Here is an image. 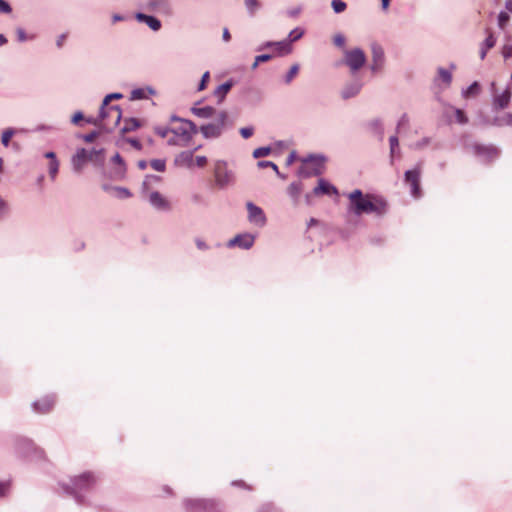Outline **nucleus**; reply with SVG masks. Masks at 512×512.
Here are the masks:
<instances>
[{
    "mask_svg": "<svg viewBox=\"0 0 512 512\" xmlns=\"http://www.w3.org/2000/svg\"><path fill=\"white\" fill-rule=\"evenodd\" d=\"M347 212L353 216L373 215L382 218L389 212L388 201L381 195L363 193L361 189H355L348 195Z\"/></svg>",
    "mask_w": 512,
    "mask_h": 512,
    "instance_id": "obj_1",
    "label": "nucleus"
},
{
    "mask_svg": "<svg viewBox=\"0 0 512 512\" xmlns=\"http://www.w3.org/2000/svg\"><path fill=\"white\" fill-rule=\"evenodd\" d=\"M159 180V176L147 175L141 185V194L145 199L148 200L149 204L155 210L160 212H170L172 209L170 201L166 197H164L160 192L150 191L149 189L150 183L152 181L158 182Z\"/></svg>",
    "mask_w": 512,
    "mask_h": 512,
    "instance_id": "obj_2",
    "label": "nucleus"
},
{
    "mask_svg": "<svg viewBox=\"0 0 512 512\" xmlns=\"http://www.w3.org/2000/svg\"><path fill=\"white\" fill-rule=\"evenodd\" d=\"M304 29L296 27L291 30L288 37L281 41H266L257 47V51L265 50L269 46H275V54L277 56H286L292 53V43L302 38L304 35Z\"/></svg>",
    "mask_w": 512,
    "mask_h": 512,
    "instance_id": "obj_3",
    "label": "nucleus"
},
{
    "mask_svg": "<svg viewBox=\"0 0 512 512\" xmlns=\"http://www.w3.org/2000/svg\"><path fill=\"white\" fill-rule=\"evenodd\" d=\"M186 512H222L223 506L214 499L185 498L182 501Z\"/></svg>",
    "mask_w": 512,
    "mask_h": 512,
    "instance_id": "obj_4",
    "label": "nucleus"
},
{
    "mask_svg": "<svg viewBox=\"0 0 512 512\" xmlns=\"http://www.w3.org/2000/svg\"><path fill=\"white\" fill-rule=\"evenodd\" d=\"M15 453L22 458H44L45 452L42 448L35 445V443L25 437H17L13 443Z\"/></svg>",
    "mask_w": 512,
    "mask_h": 512,
    "instance_id": "obj_5",
    "label": "nucleus"
},
{
    "mask_svg": "<svg viewBox=\"0 0 512 512\" xmlns=\"http://www.w3.org/2000/svg\"><path fill=\"white\" fill-rule=\"evenodd\" d=\"M228 120V114L226 111H220L217 113L215 122L202 125L198 131H200L204 138L214 139L221 136L224 127Z\"/></svg>",
    "mask_w": 512,
    "mask_h": 512,
    "instance_id": "obj_6",
    "label": "nucleus"
},
{
    "mask_svg": "<svg viewBox=\"0 0 512 512\" xmlns=\"http://www.w3.org/2000/svg\"><path fill=\"white\" fill-rule=\"evenodd\" d=\"M367 58L361 48H353L344 51L343 64H345L351 74L358 72L366 63Z\"/></svg>",
    "mask_w": 512,
    "mask_h": 512,
    "instance_id": "obj_7",
    "label": "nucleus"
},
{
    "mask_svg": "<svg viewBox=\"0 0 512 512\" xmlns=\"http://www.w3.org/2000/svg\"><path fill=\"white\" fill-rule=\"evenodd\" d=\"M123 97H124L123 94L120 92H114V93L107 94L104 97L102 104L100 106V118H106V116L108 114H115L114 125H118L122 119L121 108L119 105H110L109 106V103L112 100H120Z\"/></svg>",
    "mask_w": 512,
    "mask_h": 512,
    "instance_id": "obj_8",
    "label": "nucleus"
},
{
    "mask_svg": "<svg viewBox=\"0 0 512 512\" xmlns=\"http://www.w3.org/2000/svg\"><path fill=\"white\" fill-rule=\"evenodd\" d=\"M214 176L216 185L220 189H224L234 182V174L227 168L225 161H217L214 168Z\"/></svg>",
    "mask_w": 512,
    "mask_h": 512,
    "instance_id": "obj_9",
    "label": "nucleus"
},
{
    "mask_svg": "<svg viewBox=\"0 0 512 512\" xmlns=\"http://www.w3.org/2000/svg\"><path fill=\"white\" fill-rule=\"evenodd\" d=\"M421 164H417L413 169L407 170L404 174V181L410 186V193L414 198L421 196L420 188Z\"/></svg>",
    "mask_w": 512,
    "mask_h": 512,
    "instance_id": "obj_10",
    "label": "nucleus"
},
{
    "mask_svg": "<svg viewBox=\"0 0 512 512\" xmlns=\"http://www.w3.org/2000/svg\"><path fill=\"white\" fill-rule=\"evenodd\" d=\"M491 92H492V110L498 111L503 110L508 107L511 101V88L507 86L504 91L501 93H497L495 89V83H491Z\"/></svg>",
    "mask_w": 512,
    "mask_h": 512,
    "instance_id": "obj_11",
    "label": "nucleus"
},
{
    "mask_svg": "<svg viewBox=\"0 0 512 512\" xmlns=\"http://www.w3.org/2000/svg\"><path fill=\"white\" fill-rule=\"evenodd\" d=\"M248 221L256 227L262 228L267 224V217L263 209L253 202H247Z\"/></svg>",
    "mask_w": 512,
    "mask_h": 512,
    "instance_id": "obj_12",
    "label": "nucleus"
},
{
    "mask_svg": "<svg viewBox=\"0 0 512 512\" xmlns=\"http://www.w3.org/2000/svg\"><path fill=\"white\" fill-rule=\"evenodd\" d=\"M98 477L93 472H84L72 479L74 488L78 491H87L94 487L97 483Z\"/></svg>",
    "mask_w": 512,
    "mask_h": 512,
    "instance_id": "obj_13",
    "label": "nucleus"
},
{
    "mask_svg": "<svg viewBox=\"0 0 512 512\" xmlns=\"http://www.w3.org/2000/svg\"><path fill=\"white\" fill-rule=\"evenodd\" d=\"M371 58H372V61H371V65H370V70L373 73L380 72L383 69L384 64H385V53H384V49L382 48V46L380 44L373 43L371 45Z\"/></svg>",
    "mask_w": 512,
    "mask_h": 512,
    "instance_id": "obj_14",
    "label": "nucleus"
},
{
    "mask_svg": "<svg viewBox=\"0 0 512 512\" xmlns=\"http://www.w3.org/2000/svg\"><path fill=\"white\" fill-rule=\"evenodd\" d=\"M143 9L149 12L170 15L172 8L169 0H147L143 4Z\"/></svg>",
    "mask_w": 512,
    "mask_h": 512,
    "instance_id": "obj_15",
    "label": "nucleus"
},
{
    "mask_svg": "<svg viewBox=\"0 0 512 512\" xmlns=\"http://www.w3.org/2000/svg\"><path fill=\"white\" fill-rule=\"evenodd\" d=\"M473 151L476 156L487 162L492 161L499 156V150L492 145L475 144L473 146Z\"/></svg>",
    "mask_w": 512,
    "mask_h": 512,
    "instance_id": "obj_16",
    "label": "nucleus"
},
{
    "mask_svg": "<svg viewBox=\"0 0 512 512\" xmlns=\"http://www.w3.org/2000/svg\"><path fill=\"white\" fill-rule=\"evenodd\" d=\"M177 136H181L186 142L190 141L193 135L198 133V128L191 120H183V123L178 128L171 130Z\"/></svg>",
    "mask_w": 512,
    "mask_h": 512,
    "instance_id": "obj_17",
    "label": "nucleus"
},
{
    "mask_svg": "<svg viewBox=\"0 0 512 512\" xmlns=\"http://www.w3.org/2000/svg\"><path fill=\"white\" fill-rule=\"evenodd\" d=\"M304 164H312L314 176H320L324 172L326 157L323 154H309L302 159Z\"/></svg>",
    "mask_w": 512,
    "mask_h": 512,
    "instance_id": "obj_18",
    "label": "nucleus"
},
{
    "mask_svg": "<svg viewBox=\"0 0 512 512\" xmlns=\"http://www.w3.org/2000/svg\"><path fill=\"white\" fill-rule=\"evenodd\" d=\"M362 87L363 82L361 80L355 79L350 82H347L341 89V98L343 100H348L357 96L361 92Z\"/></svg>",
    "mask_w": 512,
    "mask_h": 512,
    "instance_id": "obj_19",
    "label": "nucleus"
},
{
    "mask_svg": "<svg viewBox=\"0 0 512 512\" xmlns=\"http://www.w3.org/2000/svg\"><path fill=\"white\" fill-rule=\"evenodd\" d=\"M254 242L255 236H253L252 234H238L234 238L229 240L227 246L230 248L238 246L242 249L248 250L254 245Z\"/></svg>",
    "mask_w": 512,
    "mask_h": 512,
    "instance_id": "obj_20",
    "label": "nucleus"
},
{
    "mask_svg": "<svg viewBox=\"0 0 512 512\" xmlns=\"http://www.w3.org/2000/svg\"><path fill=\"white\" fill-rule=\"evenodd\" d=\"M54 404H55V396L47 395L39 400L34 401L32 403V408L37 413L45 414L52 410Z\"/></svg>",
    "mask_w": 512,
    "mask_h": 512,
    "instance_id": "obj_21",
    "label": "nucleus"
},
{
    "mask_svg": "<svg viewBox=\"0 0 512 512\" xmlns=\"http://www.w3.org/2000/svg\"><path fill=\"white\" fill-rule=\"evenodd\" d=\"M201 146H198L196 147L194 150H186V151H182L181 153H179L176 157H175V165L179 166V167H186V168H191L193 167V164H194V159H193V155H194V151L200 149Z\"/></svg>",
    "mask_w": 512,
    "mask_h": 512,
    "instance_id": "obj_22",
    "label": "nucleus"
},
{
    "mask_svg": "<svg viewBox=\"0 0 512 512\" xmlns=\"http://www.w3.org/2000/svg\"><path fill=\"white\" fill-rule=\"evenodd\" d=\"M88 161V150L85 148L77 149L76 153L72 156L71 159L73 170L75 172H80Z\"/></svg>",
    "mask_w": 512,
    "mask_h": 512,
    "instance_id": "obj_23",
    "label": "nucleus"
},
{
    "mask_svg": "<svg viewBox=\"0 0 512 512\" xmlns=\"http://www.w3.org/2000/svg\"><path fill=\"white\" fill-rule=\"evenodd\" d=\"M135 19L138 22L145 23L152 31L155 32L159 31L162 27V23L158 18L152 15H147L142 12H137L135 14Z\"/></svg>",
    "mask_w": 512,
    "mask_h": 512,
    "instance_id": "obj_24",
    "label": "nucleus"
},
{
    "mask_svg": "<svg viewBox=\"0 0 512 512\" xmlns=\"http://www.w3.org/2000/svg\"><path fill=\"white\" fill-rule=\"evenodd\" d=\"M314 195H337V188L329 183L327 180L321 178L318 180V185L314 187L313 192Z\"/></svg>",
    "mask_w": 512,
    "mask_h": 512,
    "instance_id": "obj_25",
    "label": "nucleus"
},
{
    "mask_svg": "<svg viewBox=\"0 0 512 512\" xmlns=\"http://www.w3.org/2000/svg\"><path fill=\"white\" fill-rule=\"evenodd\" d=\"M450 69H446L443 67H439L437 69V77L435 78L434 82L435 84L438 83V81H441L444 84V87L447 88L452 83V71L456 69V65L454 63H450Z\"/></svg>",
    "mask_w": 512,
    "mask_h": 512,
    "instance_id": "obj_26",
    "label": "nucleus"
},
{
    "mask_svg": "<svg viewBox=\"0 0 512 512\" xmlns=\"http://www.w3.org/2000/svg\"><path fill=\"white\" fill-rule=\"evenodd\" d=\"M156 91L152 87H146V88H136L133 89L130 93V100H143L148 99L149 96L155 95Z\"/></svg>",
    "mask_w": 512,
    "mask_h": 512,
    "instance_id": "obj_27",
    "label": "nucleus"
},
{
    "mask_svg": "<svg viewBox=\"0 0 512 512\" xmlns=\"http://www.w3.org/2000/svg\"><path fill=\"white\" fill-rule=\"evenodd\" d=\"M191 112L199 118L208 119L216 113V110L211 106L192 107Z\"/></svg>",
    "mask_w": 512,
    "mask_h": 512,
    "instance_id": "obj_28",
    "label": "nucleus"
},
{
    "mask_svg": "<svg viewBox=\"0 0 512 512\" xmlns=\"http://www.w3.org/2000/svg\"><path fill=\"white\" fill-rule=\"evenodd\" d=\"M491 124L497 127L510 126L512 127V114L504 113L499 116H495L491 120Z\"/></svg>",
    "mask_w": 512,
    "mask_h": 512,
    "instance_id": "obj_29",
    "label": "nucleus"
},
{
    "mask_svg": "<svg viewBox=\"0 0 512 512\" xmlns=\"http://www.w3.org/2000/svg\"><path fill=\"white\" fill-rule=\"evenodd\" d=\"M232 87H233V81L228 80V81L222 83L221 85H219L215 89L214 95L219 98V103L224 100L227 93L231 90Z\"/></svg>",
    "mask_w": 512,
    "mask_h": 512,
    "instance_id": "obj_30",
    "label": "nucleus"
},
{
    "mask_svg": "<svg viewBox=\"0 0 512 512\" xmlns=\"http://www.w3.org/2000/svg\"><path fill=\"white\" fill-rule=\"evenodd\" d=\"M496 44V38L492 33H489L488 36L481 44L480 48V58L484 59L486 57L487 51L493 48Z\"/></svg>",
    "mask_w": 512,
    "mask_h": 512,
    "instance_id": "obj_31",
    "label": "nucleus"
},
{
    "mask_svg": "<svg viewBox=\"0 0 512 512\" xmlns=\"http://www.w3.org/2000/svg\"><path fill=\"white\" fill-rule=\"evenodd\" d=\"M23 129H15V128H7L2 131L1 134V144L7 148L10 145L11 138L16 135L18 132H23Z\"/></svg>",
    "mask_w": 512,
    "mask_h": 512,
    "instance_id": "obj_32",
    "label": "nucleus"
},
{
    "mask_svg": "<svg viewBox=\"0 0 512 512\" xmlns=\"http://www.w3.org/2000/svg\"><path fill=\"white\" fill-rule=\"evenodd\" d=\"M368 127L372 133H374L380 141L383 140L384 129L379 119H374L368 123Z\"/></svg>",
    "mask_w": 512,
    "mask_h": 512,
    "instance_id": "obj_33",
    "label": "nucleus"
},
{
    "mask_svg": "<svg viewBox=\"0 0 512 512\" xmlns=\"http://www.w3.org/2000/svg\"><path fill=\"white\" fill-rule=\"evenodd\" d=\"M302 191V182L294 181L288 187V194L295 203L298 202L300 193Z\"/></svg>",
    "mask_w": 512,
    "mask_h": 512,
    "instance_id": "obj_34",
    "label": "nucleus"
},
{
    "mask_svg": "<svg viewBox=\"0 0 512 512\" xmlns=\"http://www.w3.org/2000/svg\"><path fill=\"white\" fill-rule=\"evenodd\" d=\"M140 127V122L136 118H128L124 120V126L121 128L123 134L135 131Z\"/></svg>",
    "mask_w": 512,
    "mask_h": 512,
    "instance_id": "obj_35",
    "label": "nucleus"
},
{
    "mask_svg": "<svg viewBox=\"0 0 512 512\" xmlns=\"http://www.w3.org/2000/svg\"><path fill=\"white\" fill-rule=\"evenodd\" d=\"M481 87L477 81H474L471 85H469L466 89H463L461 94L464 98H469L472 96H477L480 93Z\"/></svg>",
    "mask_w": 512,
    "mask_h": 512,
    "instance_id": "obj_36",
    "label": "nucleus"
},
{
    "mask_svg": "<svg viewBox=\"0 0 512 512\" xmlns=\"http://www.w3.org/2000/svg\"><path fill=\"white\" fill-rule=\"evenodd\" d=\"M389 144H390V158H391V163L393 164L394 157L396 155L400 154L398 137L396 135H392L389 138Z\"/></svg>",
    "mask_w": 512,
    "mask_h": 512,
    "instance_id": "obj_37",
    "label": "nucleus"
},
{
    "mask_svg": "<svg viewBox=\"0 0 512 512\" xmlns=\"http://www.w3.org/2000/svg\"><path fill=\"white\" fill-rule=\"evenodd\" d=\"M245 7L249 16L253 17L256 12L261 8L259 0H244Z\"/></svg>",
    "mask_w": 512,
    "mask_h": 512,
    "instance_id": "obj_38",
    "label": "nucleus"
},
{
    "mask_svg": "<svg viewBox=\"0 0 512 512\" xmlns=\"http://www.w3.org/2000/svg\"><path fill=\"white\" fill-rule=\"evenodd\" d=\"M448 107L451 110H453L457 123H459L461 125H464V124L468 123V117L466 116V114L464 113V111L462 109L455 108L452 105H448Z\"/></svg>",
    "mask_w": 512,
    "mask_h": 512,
    "instance_id": "obj_39",
    "label": "nucleus"
},
{
    "mask_svg": "<svg viewBox=\"0 0 512 512\" xmlns=\"http://www.w3.org/2000/svg\"><path fill=\"white\" fill-rule=\"evenodd\" d=\"M88 160L96 164L103 162V149H92L88 151Z\"/></svg>",
    "mask_w": 512,
    "mask_h": 512,
    "instance_id": "obj_40",
    "label": "nucleus"
},
{
    "mask_svg": "<svg viewBox=\"0 0 512 512\" xmlns=\"http://www.w3.org/2000/svg\"><path fill=\"white\" fill-rule=\"evenodd\" d=\"M10 214V206L8 202L0 195V221L8 218Z\"/></svg>",
    "mask_w": 512,
    "mask_h": 512,
    "instance_id": "obj_41",
    "label": "nucleus"
},
{
    "mask_svg": "<svg viewBox=\"0 0 512 512\" xmlns=\"http://www.w3.org/2000/svg\"><path fill=\"white\" fill-rule=\"evenodd\" d=\"M431 143L430 137H423L422 139L410 144V148L413 150H423L425 147H427Z\"/></svg>",
    "mask_w": 512,
    "mask_h": 512,
    "instance_id": "obj_42",
    "label": "nucleus"
},
{
    "mask_svg": "<svg viewBox=\"0 0 512 512\" xmlns=\"http://www.w3.org/2000/svg\"><path fill=\"white\" fill-rule=\"evenodd\" d=\"M113 196L119 199H127L130 198L132 194L127 188L116 186V188H113Z\"/></svg>",
    "mask_w": 512,
    "mask_h": 512,
    "instance_id": "obj_43",
    "label": "nucleus"
},
{
    "mask_svg": "<svg viewBox=\"0 0 512 512\" xmlns=\"http://www.w3.org/2000/svg\"><path fill=\"white\" fill-rule=\"evenodd\" d=\"M112 161L114 163H116L117 165H119V170L116 173H117V175L122 176L126 171V166H125V162H124L123 158L121 157V155L119 153H116L113 156Z\"/></svg>",
    "mask_w": 512,
    "mask_h": 512,
    "instance_id": "obj_44",
    "label": "nucleus"
},
{
    "mask_svg": "<svg viewBox=\"0 0 512 512\" xmlns=\"http://www.w3.org/2000/svg\"><path fill=\"white\" fill-rule=\"evenodd\" d=\"M331 7L336 14H340L346 10L347 4L342 0H332Z\"/></svg>",
    "mask_w": 512,
    "mask_h": 512,
    "instance_id": "obj_45",
    "label": "nucleus"
},
{
    "mask_svg": "<svg viewBox=\"0 0 512 512\" xmlns=\"http://www.w3.org/2000/svg\"><path fill=\"white\" fill-rule=\"evenodd\" d=\"M270 152H271V148L268 146L259 147L253 151V157L256 159L262 158V157L269 155Z\"/></svg>",
    "mask_w": 512,
    "mask_h": 512,
    "instance_id": "obj_46",
    "label": "nucleus"
},
{
    "mask_svg": "<svg viewBox=\"0 0 512 512\" xmlns=\"http://www.w3.org/2000/svg\"><path fill=\"white\" fill-rule=\"evenodd\" d=\"M272 57H273L272 54H261V55L256 56L251 68L253 70L256 69L260 63L267 62V61L271 60Z\"/></svg>",
    "mask_w": 512,
    "mask_h": 512,
    "instance_id": "obj_47",
    "label": "nucleus"
},
{
    "mask_svg": "<svg viewBox=\"0 0 512 512\" xmlns=\"http://www.w3.org/2000/svg\"><path fill=\"white\" fill-rule=\"evenodd\" d=\"M299 71V65L298 64H294L290 69L289 71L287 72V74L285 75V78H284V81L286 84H289L291 83V81L294 79V77L296 76V74L298 73Z\"/></svg>",
    "mask_w": 512,
    "mask_h": 512,
    "instance_id": "obj_48",
    "label": "nucleus"
},
{
    "mask_svg": "<svg viewBox=\"0 0 512 512\" xmlns=\"http://www.w3.org/2000/svg\"><path fill=\"white\" fill-rule=\"evenodd\" d=\"M150 165L154 170L158 172H163L166 168V162L162 159H153L151 160Z\"/></svg>",
    "mask_w": 512,
    "mask_h": 512,
    "instance_id": "obj_49",
    "label": "nucleus"
},
{
    "mask_svg": "<svg viewBox=\"0 0 512 512\" xmlns=\"http://www.w3.org/2000/svg\"><path fill=\"white\" fill-rule=\"evenodd\" d=\"M510 19L509 14L506 11H500L497 17L498 26L503 29Z\"/></svg>",
    "mask_w": 512,
    "mask_h": 512,
    "instance_id": "obj_50",
    "label": "nucleus"
},
{
    "mask_svg": "<svg viewBox=\"0 0 512 512\" xmlns=\"http://www.w3.org/2000/svg\"><path fill=\"white\" fill-rule=\"evenodd\" d=\"M48 171L51 179L54 180L59 171V161H50L48 165Z\"/></svg>",
    "mask_w": 512,
    "mask_h": 512,
    "instance_id": "obj_51",
    "label": "nucleus"
},
{
    "mask_svg": "<svg viewBox=\"0 0 512 512\" xmlns=\"http://www.w3.org/2000/svg\"><path fill=\"white\" fill-rule=\"evenodd\" d=\"M16 36H17V40L19 42H25L27 40H31L34 38V36H27L25 30L21 27H18L16 28Z\"/></svg>",
    "mask_w": 512,
    "mask_h": 512,
    "instance_id": "obj_52",
    "label": "nucleus"
},
{
    "mask_svg": "<svg viewBox=\"0 0 512 512\" xmlns=\"http://www.w3.org/2000/svg\"><path fill=\"white\" fill-rule=\"evenodd\" d=\"M257 165L260 168H270L271 167L275 171L276 174H279L278 166L272 161L262 160V161H259Z\"/></svg>",
    "mask_w": 512,
    "mask_h": 512,
    "instance_id": "obj_53",
    "label": "nucleus"
},
{
    "mask_svg": "<svg viewBox=\"0 0 512 512\" xmlns=\"http://www.w3.org/2000/svg\"><path fill=\"white\" fill-rule=\"evenodd\" d=\"M12 12V7L9 2L6 0H0V13L1 14H10Z\"/></svg>",
    "mask_w": 512,
    "mask_h": 512,
    "instance_id": "obj_54",
    "label": "nucleus"
},
{
    "mask_svg": "<svg viewBox=\"0 0 512 512\" xmlns=\"http://www.w3.org/2000/svg\"><path fill=\"white\" fill-rule=\"evenodd\" d=\"M209 77H210L209 71H206L202 75V78H201L200 83L198 85V91H202V90H204L206 88V85H207Z\"/></svg>",
    "mask_w": 512,
    "mask_h": 512,
    "instance_id": "obj_55",
    "label": "nucleus"
},
{
    "mask_svg": "<svg viewBox=\"0 0 512 512\" xmlns=\"http://www.w3.org/2000/svg\"><path fill=\"white\" fill-rule=\"evenodd\" d=\"M84 114L81 111L75 112L71 117V123L74 125H79L80 121L84 120Z\"/></svg>",
    "mask_w": 512,
    "mask_h": 512,
    "instance_id": "obj_56",
    "label": "nucleus"
},
{
    "mask_svg": "<svg viewBox=\"0 0 512 512\" xmlns=\"http://www.w3.org/2000/svg\"><path fill=\"white\" fill-rule=\"evenodd\" d=\"M172 130V128H169V127H161V126H157L155 127V132L162 138H165L168 133H170Z\"/></svg>",
    "mask_w": 512,
    "mask_h": 512,
    "instance_id": "obj_57",
    "label": "nucleus"
},
{
    "mask_svg": "<svg viewBox=\"0 0 512 512\" xmlns=\"http://www.w3.org/2000/svg\"><path fill=\"white\" fill-rule=\"evenodd\" d=\"M107 120L106 123H104V126L106 127V129L109 131L111 130L113 127H115L116 125H114V121H115V114H108L106 116V119L105 121Z\"/></svg>",
    "mask_w": 512,
    "mask_h": 512,
    "instance_id": "obj_58",
    "label": "nucleus"
},
{
    "mask_svg": "<svg viewBox=\"0 0 512 512\" xmlns=\"http://www.w3.org/2000/svg\"><path fill=\"white\" fill-rule=\"evenodd\" d=\"M241 136L245 139L251 137L254 133V128L253 127H243L239 130Z\"/></svg>",
    "mask_w": 512,
    "mask_h": 512,
    "instance_id": "obj_59",
    "label": "nucleus"
},
{
    "mask_svg": "<svg viewBox=\"0 0 512 512\" xmlns=\"http://www.w3.org/2000/svg\"><path fill=\"white\" fill-rule=\"evenodd\" d=\"M106 118H100V115L98 117H87L85 118V122L94 126L100 125L102 121H105Z\"/></svg>",
    "mask_w": 512,
    "mask_h": 512,
    "instance_id": "obj_60",
    "label": "nucleus"
},
{
    "mask_svg": "<svg viewBox=\"0 0 512 512\" xmlns=\"http://www.w3.org/2000/svg\"><path fill=\"white\" fill-rule=\"evenodd\" d=\"M345 41V37L342 34H336L333 38V43L340 48L344 47Z\"/></svg>",
    "mask_w": 512,
    "mask_h": 512,
    "instance_id": "obj_61",
    "label": "nucleus"
},
{
    "mask_svg": "<svg viewBox=\"0 0 512 512\" xmlns=\"http://www.w3.org/2000/svg\"><path fill=\"white\" fill-rule=\"evenodd\" d=\"M302 11V8L301 6H297V7H294V8H290L287 10V15L291 18H296L299 16V14L301 13Z\"/></svg>",
    "mask_w": 512,
    "mask_h": 512,
    "instance_id": "obj_62",
    "label": "nucleus"
},
{
    "mask_svg": "<svg viewBox=\"0 0 512 512\" xmlns=\"http://www.w3.org/2000/svg\"><path fill=\"white\" fill-rule=\"evenodd\" d=\"M298 176L303 177V178H308V177L314 176L313 170L309 171L305 167H300L298 170Z\"/></svg>",
    "mask_w": 512,
    "mask_h": 512,
    "instance_id": "obj_63",
    "label": "nucleus"
},
{
    "mask_svg": "<svg viewBox=\"0 0 512 512\" xmlns=\"http://www.w3.org/2000/svg\"><path fill=\"white\" fill-rule=\"evenodd\" d=\"M502 55L505 59L512 57V45L506 44L503 47Z\"/></svg>",
    "mask_w": 512,
    "mask_h": 512,
    "instance_id": "obj_64",
    "label": "nucleus"
}]
</instances>
